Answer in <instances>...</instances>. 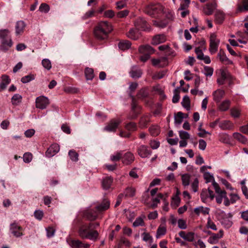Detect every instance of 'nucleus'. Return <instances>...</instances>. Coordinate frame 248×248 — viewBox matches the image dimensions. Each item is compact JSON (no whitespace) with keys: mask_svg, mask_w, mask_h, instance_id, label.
Listing matches in <instances>:
<instances>
[{"mask_svg":"<svg viewBox=\"0 0 248 248\" xmlns=\"http://www.w3.org/2000/svg\"><path fill=\"white\" fill-rule=\"evenodd\" d=\"M93 223H82L79 226L78 232L79 236L83 239H88L95 241L98 237V232L93 229Z\"/></svg>","mask_w":248,"mask_h":248,"instance_id":"1","label":"nucleus"},{"mask_svg":"<svg viewBox=\"0 0 248 248\" xmlns=\"http://www.w3.org/2000/svg\"><path fill=\"white\" fill-rule=\"evenodd\" d=\"M112 30V26L109 22L101 21L94 28L93 34L97 40H104L108 38V34Z\"/></svg>","mask_w":248,"mask_h":248,"instance_id":"2","label":"nucleus"},{"mask_svg":"<svg viewBox=\"0 0 248 248\" xmlns=\"http://www.w3.org/2000/svg\"><path fill=\"white\" fill-rule=\"evenodd\" d=\"M144 12L151 16H154L156 14L165 13V8L159 3L151 4L146 6Z\"/></svg>","mask_w":248,"mask_h":248,"instance_id":"3","label":"nucleus"},{"mask_svg":"<svg viewBox=\"0 0 248 248\" xmlns=\"http://www.w3.org/2000/svg\"><path fill=\"white\" fill-rule=\"evenodd\" d=\"M220 43L219 39L217 38L216 35L212 33L210 35L209 51L211 54H215L218 49V47Z\"/></svg>","mask_w":248,"mask_h":248,"instance_id":"4","label":"nucleus"},{"mask_svg":"<svg viewBox=\"0 0 248 248\" xmlns=\"http://www.w3.org/2000/svg\"><path fill=\"white\" fill-rule=\"evenodd\" d=\"M121 122L122 121L120 119H112L104 127V130L109 132H115Z\"/></svg>","mask_w":248,"mask_h":248,"instance_id":"5","label":"nucleus"},{"mask_svg":"<svg viewBox=\"0 0 248 248\" xmlns=\"http://www.w3.org/2000/svg\"><path fill=\"white\" fill-rule=\"evenodd\" d=\"M10 231L11 233L16 237L23 235V228L16 223L15 222L10 225Z\"/></svg>","mask_w":248,"mask_h":248,"instance_id":"6","label":"nucleus"},{"mask_svg":"<svg viewBox=\"0 0 248 248\" xmlns=\"http://www.w3.org/2000/svg\"><path fill=\"white\" fill-rule=\"evenodd\" d=\"M137 153L141 158L149 157L152 154V151L150 148L145 145H141L137 148Z\"/></svg>","mask_w":248,"mask_h":248,"instance_id":"7","label":"nucleus"},{"mask_svg":"<svg viewBox=\"0 0 248 248\" xmlns=\"http://www.w3.org/2000/svg\"><path fill=\"white\" fill-rule=\"evenodd\" d=\"M35 103L36 107L41 109L46 108L49 104L48 98L44 96H40L37 97Z\"/></svg>","mask_w":248,"mask_h":248,"instance_id":"8","label":"nucleus"},{"mask_svg":"<svg viewBox=\"0 0 248 248\" xmlns=\"http://www.w3.org/2000/svg\"><path fill=\"white\" fill-rule=\"evenodd\" d=\"M97 213L96 210L93 211L90 207H88L83 211V216L88 220L93 221L97 217Z\"/></svg>","mask_w":248,"mask_h":248,"instance_id":"9","label":"nucleus"},{"mask_svg":"<svg viewBox=\"0 0 248 248\" xmlns=\"http://www.w3.org/2000/svg\"><path fill=\"white\" fill-rule=\"evenodd\" d=\"M214 197L215 196L213 192L209 188L202 190L201 193V198L202 202H206L208 198H210L211 200H213Z\"/></svg>","mask_w":248,"mask_h":248,"instance_id":"10","label":"nucleus"},{"mask_svg":"<svg viewBox=\"0 0 248 248\" xmlns=\"http://www.w3.org/2000/svg\"><path fill=\"white\" fill-rule=\"evenodd\" d=\"M59 151V145L57 143L52 144L46 151V155L48 157H51L55 155Z\"/></svg>","mask_w":248,"mask_h":248,"instance_id":"11","label":"nucleus"},{"mask_svg":"<svg viewBox=\"0 0 248 248\" xmlns=\"http://www.w3.org/2000/svg\"><path fill=\"white\" fill-rule=\"evenodd\" d=\"M134 160V155L130 152H127L125 153L122 158L123 163L126 165L131 164Z\"/></svg>","mask_w":248,"mask_h":248,"instance_id":"12","label":"nucleus"},{"mask_svg":"<svg viewBox=\"0 0 248 248\" xmlns=\"http://www.w3.org/2000/svg\"><path fill=\"white\" fill-rule=\"evenodd\" d=\"M195 52L197 55V58L202 60L206 64H209L211 62V60L209 56H205L203 54L202 50L199 47H196Z\"/></svg>","mask_w":248,"mask_h":248,"instance_id":"13","label":"nucleus"},{"mask_svg":"<svg viewBox=\"0 0 248 248\" xmlns=\"http://www.w3.org/2000/svg\"><path fill=\"white\" fill-rule=\"evenodd\" d=\"M110 206V202L107 199L104 200L102 202L95 206V209L97 212L100 213L101 212L108 210Z\"/></svg>","mask_w":248,"mask_h":248,"instance_id":"14","label":"nucleus"},{"mask_svg":"<svg viewBox=\"0 0 248 248\" xmlns=\"http://www.w3.org/2000/svg\"><path fill=\"white\" fill-rule=\"evenodd\" d=\"M152 62L154 66L159 67H164L168 64V59L165 57L159 59H153Z\"/></svg>","mask_w":248,"mask_h":248,"instance_id":"15","label":"nucleus"},{"mask_svg":"<svg viewBox=\"0 0 248 248\" xmlns=\"http://www.w3.org/2000/svg\"><path fill=\"white\" fill-rule=\"evenodd\" d=\"M167 40V37L164 34H159L155 35L152 41V44L154 45H157L163 43Z\"/></svg>","mask_w":248,"mask_h":248,"instance_id":"16","label":"nucleus"},{"mask_svg":"<svg viewBox=\"0 0 248 248\" xmlns=\"http://www.w3.org/2000/svg\"><path fill=\"white\" fill-rule=\"evenodd\" d=\"M217 4L213 1L206 4L203 8V12L206 15H211L213 14L214 10L216 9Z\"/></svg>","mask_w":248,"mask_h":248,"instance_id":"17","label":"nucleus"},{"mask_svg":"<svg viewBox=\"0 0 248 248\" xmlns=\"http://www.w3.org/2000/svg\"><path fill=\"white\" fill-rule=\"evenodd\" d=\"M217 57L220 61L225 64L229 65L232 64V61L230 60L226 55L224 51L220 49L217 54Z\"/></svg>","mask_w":248,"mask_h":248,"instance_id":"18","label":"nucleus"},{"mask_svg":"<svg viewBox=\"0 0 248 248\" xmlns=\"http://www.w3.org/2000/svg\"><path fill=\"white\" fill-rule=\"evenodd\" d=\"M179 235L185 240L188 242H193L194 240L195 233L193 232L186 233L184 231H180L179 232Z\"/></svg>","mask_w":248,"mask_h":248,"instance_id":"19","label":"nucleus"},{"mask_svg":"<svg viewBox=\"0 0 248 248\" xmlns=\"http://www.w3.org/2000/svg\"><path fill=\"white\" fill-rule=\"evenodd\" d=\"M129 75L133 78H139L141 77L142 72L138 66L134 65L132 66Z\"/></svg>","mask_w":248,"mask_h":248,"instance_id":"20","label":"nucleus"},{"mask_svg":"<svg viewBox=\"0 0 248 248\" xmlns=\"http://www.w3.org/2000/svg\"><path fill=\"white\" fill-rule=\"evenodd\" d=\"M135 26L137 30H145L147 28V22L143 18L138 17L135 21Z\"/></svg>","mask_w":248,"mask_h":248,"instance_id":"21","label":"nucleus"},{"mask_svg":"<svg viewBox=\"0 0 248 248\" xmlns=\"http://www.w3.org/2000/svg\"><path fill=\"white\" fill-rule=\"evenodd\" d=\"M113 179L111 177H106L102 180V186L105 190H108L111 188Z\"/></svg>","mask_w":248,"mask_h":248,"instance_id":"22","label":"nucleus"},{"mask_svg":"<svg viewBox=\"0 0 248 248\" xmlns=\"http://www.w3.org/2000/svg\"><path fill=\"white\" fill-rule=\"evenodd\" d=\"M26 24L23 21H18L16 22V35H19L23 33Z\"/></svg>","mask_w":248,"mask_h":248,"instance_id":"23","label":"nucleus"},{"mask_svg":"<svg viewBox=\"0 0 248 248\" xmlns=\"http://www.w3.org/2000/svg\"><path fill=\"white\" fill-rule=\"evenodd\" d=\"M225 92L221 89H218L213 93V99L216 102H219L223 97Z\"/></svg>","mask_w":248,"mask_h":248,"instance_id":"24","label":"nucleus"},{"mask_svg":"<svg viewBox=\"0 0 248 248\" xmlns=\"http://www.w3.org/2000/svg\"><path fill=\"white\" fill-rule=\"evenodd\" d=\"M139 50L140 53L149 54V55L155 52L154 49L149 45L140 46L139 48Z\"/></svg>","mask_w":248,"mask_h":248,"instance_id":"25","label":"nucleus"},{"mask_svg":"<svg viewBox=\"0 0 248 248\" xmlns=\"http://www.w3.org/2000/svg\"><path fill=\"white\" fill-rule=\"evenodd\" d=\"M219 127L223 130H231L233 128V124L228 120H224L219 124Z\"/></svg>","mask_w":248,"mask_h":248,"instance_id":"26","label":"nucleus"},{"mask_svg":"<svg viewBox=\"0 0 248 248\" xmlns=\"http://www.w3.org/2000/svg\"><path fill=\"white\" fill-rule=\"evenodd\" d=\"M132 99V110L128 115L127 118L129 119H135L137 118L139 112H137L136 110V105L134 103V96L131 95Z\"/></svg>","mask_w":248,"mask_h":248,"instance_id":"27","label":"nucleus"},{"mask_svg":"<svg viewBox=\"0 0 248 248\" xmlns=\"http://www.w3.org/2000/svg\"><path fill=\"white\" fill-rule=\"evenodd\" d=\"M209 211L210 208L208 207H204L202 206L195 208L194 210V213L198 216H199L201 213H202L203 215H208Z\"/></svg>","mask_w":248,"mask_h":248,"instance_id":"28","label":"nucleus"},{"mask_svg":"<svg viewBox=\"0 0 248 248\" xmlns=\"http://www.w3.org/2000/svg\"><path fill=\"white\" fill-rule=\"evenodd\" d=\"M140 36V32L137 29H132L127 33V36L133 40H137Z\"/></svg>","mask_w":248,"mask_h":248,"instance_id":"29","label":"nucleus"},{"mask_svg":"<svg viewBox=\"0 0 248 248\" xmlns=\"http://www.w3.org/2000/svg\"><path fill=\"white\" fill-rule=\"evenodd\" d=\"M237 11L240 12H244L248 11V0H243L238 4Z\"/></svg>","mask_w":248,"mask_h":248,"instance_id":"30","label":"nucleus"},{"mask_svg":"<svg viewBox=\"0 0 248 248\" xmlns=\"http://www.w3.org/2000/svg\"><path fill=\"white\" fill-rule=\"evenodd\" d=\"M231 105V102L229 100H225L218 106V109L221 111H225L228 110Z\"/></svg>","mask_w":248,"mask_h":248,"instance_id":"31","label":"nucleus"},{"mask_svg":"<svg viewBox=\"0 0 248 248\" xmlns=\"http://www.w3.org/2000/svg\"><path fill=\"white\" fill-rule=\"evenodd\" d=\"M69 245L72 248H81L82 242L78 239H71L67 241Z\"/></svg>","mask_w":248,"mask_h":248,"instance_id":"32","label":"nucleus"},{"mask_svg":"<svg viewBox=\"0 0 248 248\" xmlns=\"http://www.w3.org/2000/svg\"><path fill=\"white\" fill-rule=\"evenodd\" d=\"M1 80L2 81L0 84V88L1 90H4L10 83L11 79L8 76L4 75L1 76Z\"/></svg>","mask_w":248,"mask_h":248,"instance_id":"33","label":"nucleus"},{"mask_svg":"<svg viewBox=\"0 0 248 248\" xmlns=\"http://www.w3.org/2000/svg\"><path fill=\"white\" fill-rule=\"evenodd\" d=\"M1 42L3 46L1 48L2 50H7L13 45V42L11 38L7 39V38H5V39L1 40Z\"/></svg>","mask_w":248,"mask_h":248,"instance_id":"34","label":"nucleus"},{"mask_svg":"<svg viewBox=\"0 0 248 248\" xmlns=\"http://www.w3.org/2000/svg\"><path fill=\"white\" fill-rule=\"evenodd\" d=\"M233 137L235 139L237 140L242 144H246L248 140L247 138L239 133H234L233 134Z\"/></svg>","mask_w":248,"mask_h":248,"instance_id":"35","label":"nucleus"},{"mask_svg":"<svg viewBox=\"0 0 248 248\" xmlns=\"http://www.w3.org/2000/svg\"><path fill=\"white\" fill-rule=\"evenodd\" d=\"M131 45V43L128 40L121 41L118 44L119 48L122 50H125L129 48Z\"/></svg>","mask_w":248,"mask_h":248,"instance_id":"36","label":"nucleus"},{"mask_svg":"<svg viewBox=\"0 0 248 248\" xmlns=\"http://www.w3.org/2000/svg\"><path fill=\"white\" fill-rule=\"evenodd\" d=\"M135 193L136 189L135 188L128 187L126 188L124 191V197L126 198L133 197L135 195Z\"/></svg>","mask_w":248,"mask_h":248,"instance_id":"37","label":"nucleus"},{"mask_svg":"<svg viewBox=\"0 0 248 248\" xmlns=\"http://www.w3.org/2000/svg\"><path fill=\"white\" fill-rule=\"evenodd\" d=\"M150 122V117L148 115L142 116L140 121L139 125L140 127L143 128L147 126L148 124Z\"/></svg>","mask_w":248,"mask_h":248,"instance_id":"38","label":"nucleus"},{"mask_svg":"<svg viewBox=\"0 0 248 248\" xmlns=\"http://www.w3.org/2000/svg\"><path fill=\"white\" fill-rule=\"evenodd\" d=\"M220 221L221 224L223 225L225 228H230L232 224V222L231 221L230 218L228 217H222L220 220Z\"/></svg>","mask_w":248,"mask_h":248,"instance_id":"39","label":"nucleus"},{"mask_svg":"<svg viewBox=\"0 0 248 248\" xmlns=\"http://www.w3.org/2000/svg\"><path fill=\"white\" fill-rule=\"evenodd\" d=\"M178 194L179 192H177V194L172 198L171 206L173 208L178 207L180 203V199L178 196Z\"/></svg>","mask_w":248,"mask_h":248,"instance_id":"40","label":"nucleus"},{"mask_svg":"<svg viewBox=\"0 0 248 248\" xmlns=\"http://www.w3.org/2000/svg\"><path fill=\"white\" fill-rule=\"evenodd\" d=\"M190 102L189 97L187 95H185L183 98L181 104L187 110H189L190 109Z\"/></svg>","mask_w":248,"mask_h":248,"instance_id":"41","label":"nucleus"},{"mask_svg":"<svg viewBox=\"0 0 248 248\" xmlns=\"http://www.w3.org/2000/svg\"><path fill=\"white\" fill-rule=\"evenodd\" d=\"M163 198V195L161 193H158L156 197L152 198L153 204L151 206L154 208L156 207L157 204L160 202V200Z\"/></svg>","mask_w":248,"mask_h":248,"instance_id":"42","label":"nucleus"},{"mask_svg":"<svg viewBox=\"0 0 248 248\" xmlns=\"http://www.w3.org/2000/svg\"><path fill=\"white\" fill-rule=\"evenodd\" d=\"M22 97L19 94H14L11 98V102L13 105L17 106L22 101Z\"/></svg>","mask_w":248,"mask_h":248,"instance_id":"43","label":"nucleus"},{"mask_svg":"<svg viewBox=\"0 0 248 248\" xmlns=\"http://www.w3.org/2000/svg\"><path fill=\"white\" fill-rule=\"evenodd\" d=\"M216 21L219 24L222 23L224 19V14L222 12L217 11L215 14Z\"/></svg>","mask_w":248,"mask_h":248,"instance_id":"44","label":"nucleus"},{"mask_svg":"<svg viewBox=\"0 0 248 248\" xmlns=\"http://www.w3.org/2000/svg\"><path fill=\"white\" fill-rule=\"evenodd\" d=\"M220 238H221V235H219V234L213 233L212 235L208 238V242L211 244H216L218 242V239Z\"/></svg>","mask_w":248,"mask_h":248,"instance_id":"45","label":"nucleus"},{"mask_svg":"<svg viewBox=\"0 0 248 248\" xmlns=\"http://www.w3.org/2000/svg\"><path fill=\"white\" fill-rule=\"evenodd\" d=\"M85 75L87 80H92L94 77L93 70L92 68H86L85 70Z\"/></svg>","mask_w":248,"mask_h":248,"instance_id":"46","label":"nucleus"},{"mask_svg":"<svg viewBox=\"0 0 248 248\" xmlns=\"http://www.w3.org/2000/svg\"><path fill=\"white\" fill-rule=\"evenodd\" d=\"M190 179V175L189 174L186 173L182 175V184L185 187L189 186Z\"/></svg>","mask_w":248,"mask_h":248,"instance_id":"47","label":"nucleus"},{"mask_svg":"<svg viewBox=\"0 0 248 248\" xmlns=\"http://www.w3.org/2000/svg\"><path fill=\"white\" fill-rule=\"evenodd\" d=\"M166 228L164 226H159L157 230L156 237L159 238L161 236L164 235L166 233Z\"/></svg>","mask_w":248,"mask_h":248,"instance_id":"48","label":"nucleus"},{"mask_svg":"<svg viewBox=\"0 0 248 248\" xmlns=\"http://www.w3.org/2000/svg\"><path fill=\"white\" fill-rule=\"evenodd\" d=\"M122 151L117 152L110 156V160L113 162L118 161L122 158Z\"/></svg>","mask_w":248,"mask_h":248,"instance_id":"49","label":"nucleus"},{"mask_svg":"<svg viewBox=\"0 0 248 248\" xmlns=\"http://www.w3.org/2000/svg\"><path fill=\"white\" fill-rule=\"evenodd\" d=\"M149 131L152 135L156 136L160 133L159 127L157 125H152L149 128Z\"/></svg>","mask_w":248,"mask_h":248,"instance_id":"50","label":"nucleus"},{"mask_svg":"<svg viewBox=\"0 0 248 248\" xmlns=\"http://www.w3.org/2000/svg\"><path fill=\"white\" fill-rule=\"evenodd\" d=\"M206 227L208 229H212L214 231L217 230V227L215 223L211 220L210 217L207 218V222L206 223Z\"/></svg>","mask_w":248,"mask_h":248,"instance_id":"51","label":"nucleus"},{"mask_svg":"<svg viewBox=\"0 0 248 248\" xmlns=\"http://www.w3.org/2000/svg\"><path fill=\"white\" fill-rule=\"evenodd\" d=\"M68 154L72 161L75 162L78 161V155L75 151L73 150H70Z\"/></svg>","mask_w":248,"mask_h":248,"instance_id":"52","label":"nucleus"},{"mask_svg":"<svg viewBox=\"0 0 248 248\" xmlns=\"http://www.w3.org/2000/svg\"><path fill=\"white\" fill-rule=\"evenodd\" d=\"M184 118V113L182 112H177L176 115L175 116L174 121L176 124H180L182 122L183 119Z\"/></svg>","mask_w":248,"mask_h":248,"instance_id":"53","label":"nucleus"},{"mask_svg":"<svg viewBox=\"0 0 248 248\" xmlns=\"http://www.w3.org/2000/svg\"><path fill=\"white\" fill-rule=\"evenodd\" d=\"M126 130L129 131H134L137 130V126L136 123L134 122H130L125 125Z\"/></svg>","mask_w":248,"mask_h":248,"instance_id":"54","label":"nucleus"},{"mask_svg":"<svg viewBox=\"0 0 248 248\" xmlns=\"http://www.w3.org/2000/svg\"><path fill=\"white\" fill-rule=\"evenodd\" d=\"M214 69L208 66H205L203 69V74L207 77H211L213 74Z\"/></svg>","mask_w":248,"mask_h":248,"instance_id":"55","label":"nucleus"},{"mask_svg":"<svg viewBox=\"0 0 248 248\" xmlns=\"http://www.w3.org/2000/svg\"><path fill=\"white\" fill-rule=\"evenodd\" d=\"M144 226V222L143 221V219L141 217H137L135 221L133 223V226L134 227H137L138 226Z\"/></svg>","mask_w":248,"mask_h":248,"instance_id":"56","label":"nucleus"},{"mask_svg":"<svg viewBox=\"0 0 248 248\" xmlns=\"http://www.w3.org/2000/svg\"><path fill=\"white\" fill-rule=\"evenodd\" d=\"M217 195L216 196V202L217 203L220 204L222 202V199L224 198L226 194L225 191H222L220 192L217 193Z\"/></svg>","mask_w":248,"mask_h":248,"instance_id":"57","label":"nucleus"},{"mask_svg":"<svg viewBox=\"0 0 248 248\" xmlns=\"http://www.w3.org/2000/svg\"><path fill=\"white\" fill-rule=\"evenodd\" d=\"M43 66L46 69L49 70L51 68V62L48 59H44L42 61Z\"/></svg>","mask_w":248,"mask_h":248,"instance_id":"58","label":"nucleus"},{"mask_svg":"<svg viewBox=\"0 0 248 248\" xmlns=\"http://www.w3.org/2000/svg\"><path fill=\"white\" fill-rule=\"evenodd\" d=\"M203 177L204 179L206 180V183H209L211 182H213L214 180V177L213 175L210 172H205L203 174Z\"/></svg>","mask_w":248,"mask_h":248,"instance_id":"59","label":"nucleus"},{"mask_svg":"<svg viewBox=\"0 0 248 248\" xmlns=\"http://www.w3.org/2000/svg\"><path fill=\"white\" fill-rule=\"evenodd\" d=\"M181 3L180 7L178 8L179 10H184L187 9L190 3L189 0H180Z\"/></svg>","mask_w":248,"mask_h":248,"instance_id":"60","label":"nucleus"},{"mask_svg":"<svg viewBox=\"0 0 248 248\" xmlns=\"http://www.w3.org/2000/svg\"><path fill=\"white\" fill-rule=\"evenodd\" d=\"M95 13V10L93 9L87 11L86 13L84 14V15L82 16V19L83 20L87 19L89 18H90L93 16Z\"/></svg>","mask_w":248,"mask_h":248,"instance_id":"61","label":"nucleus"},{"mask_svg":"<svg viewBox=\"0 0 248 248\" xmlns=\"http://www.w3.org/2000/svg\"><path fill=\"white\" fill-rule=\"evenodd\" d=\"M49 6L46 3H42L40 5L39 10L42 13H47L49 11Z\"/></svg>","mask_w":248,"mask_h":248,"instance_id":"62","label":"nucleus"},{"mask_svg":"<svg viewBox=\"0 0 248 248\" xmlns=\"http://www.w3.org/2000/svg\"><path fill=\"white\" fill-rule=\"evenodd\" d=\"M231 114L234 118H238L240 115V110L236 108L231 109Z\"/></svg>","mask_w":248,"mask_h":248,"instance_id":"63","label":"nucleus"},{"mask_svg":"<svg viewBox=\"0 0 248 248\" xmlns=\"http://www.w3.org/2000/svg\"><path fill=\"white\" fill-rule=\"evenodd\" d=\"M179 133L181 140H186L190 138V135L187 132L181 130L179 132Z\"/></svg>","mask_w":248,"mask_h":248,"instance_id":"64","label":"nucleus"}]
</instances>
